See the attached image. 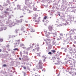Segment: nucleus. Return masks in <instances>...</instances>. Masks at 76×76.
I'll return each instance as SVG.
<instances>
[{
    "label": "nucleus",
    "instance_id": "nucleus-1",
    "mask_svg": "<svg viewBox=\"0 0 76 76\" xmlns=\"http://www.w3.org/2000/svg\"><path fill=\"white\" fill-rule=\"evenodd\" d=\"M42 64L43 63L42 62V61L40 60L38 63V65L36 66V67L37 69H42Z\"/></svg>",
    "mask_w": 76,
    "mask_h": 76
},
{
    "label": "nucleus",
    "instance_id": "nucleus-2",
    "mask_svg": "<svg viewBox=\"0 0 76 76\" xmlns=\"http://www.w3.org/2000/svg\"><path fill=\"white\" fill-rule=\"evenodd\" d=\"M32 1L29 0H26L25 1V4L26 6H27L28 7L30 6V5L32 4Z\"/></svg>",
    "mask_w": 76,
    "mask_h": 76
},
{
    "label": "nucleus",
    "instance_id": "nucleus-3",
    "mask_svg": "<svg viewBox=\"0 0 76 76\" xmlns=\"http://www.w3.org/2000/svg\"><path fill=\"white\" fill-rule=\"evenodd\" d=\"M61 9L63 11H64L66 9V6H64V5H62L61 6Z\"/></svg>",
    "mask_w": 76,
    "mask_h": 76
},
{
    "label": "nucleus",
    "instance_id": "nucleus-4",
    "mask_svg": "<svg viewBox=\"0 0 76 76\" xmlns=\"http://www.w3.org/2000/svg\"><path fill=\"white\" fill-rule=\"evenodd\" d=\"M66 23H67V24H69L70 22V19H67V20H66Z\"/></svg>",
    "mask_w": 76,
    "mask_h": 76
},
{
    "label": "nucleus",
    "instance_id": "nucleus-5",
    "mask_svg": "<svg viewBox=\"0 0 76 76\" xmlns=\"http://www.w3.org/2000/svg\"><path fill=\"white\" fill-rule=\"evenodd\" d=\"M48 28L49 31H52V30H53V27L51 26H49L48 27Z\"/></svg>",
    "mask_w": 76,
    "mask_h": 76
},
{
    "label": "nucleus",
    "instance_id": "nucleus-6",
    "mask_svg": "<svg viewBox=\"0 0 76 76\" xmlns=\"http://www.w3.org/2000/svg\"><path fill=\"white\" fill-rule=\"evenodd\" d=\"M4 13L5 14V15L6 17L7 16V15H6V14H7L8 15H9V13H10V12L6 11L4 12Z\"/></svg>",
    "mask_w": 76,
    "mask_h": 76
},
{
    "label": "nucleus",
    "instance_id": "nucleus-7",
    "mask_svg": "<svg viewBox=\"0 0 76 76\" xmlns=\"http://www.w3.org/2000/svg\"><path fill=\"white\" fill-rule=\"evenodd\" d=\"M17 7H18V9H19L20 10H22V9H21V6L19 5H17Z\"/></svg>",
    "mask_w": 76,
    "mask_h": 76
},
{
    "label": "nucleus",
    "instance_id": "nucleus-8",
    "mask_svg": "<svg viewBox=\"0 0 76 76\" xmlns=\"http://www.w3.org/2000/svg\"><path fill=\"white\" fill-rule=\"evenodd\" d=\"M74 31H76L75 30H71L69 32H72V34H75V32H74Z\"/></svg>",
    "mask_w": 76,
    "mask_h": 76
},
{
    "label": "nucleus",
    "instance_id": "nucleus-9",
    "mask_svg": "<svg viewBox=\"0 0 76 76\" xmlns=\"http://www.w3.org/2000/svg\"><path fill=\"white\" fill-rule=\"evenodd\" d=\"M22 22V19H21L20 20H17V22L18 23H21Z\"/></svg>",
    "mask_w": 76,
    "mask_h": 76
},
{
    "label": "nucleus",
    "instance_id": "nucleus-10",
    "mask_svg": "<svg viewBox=\"0 0 76 76\" xmlns=\"http://www.w3.org/2000/svg\"><path fill=\"white\" fill-rule=\"evenodd\" d=\"M53 39V45H54L56 44V41H55V39Z\"/></svg>",
    "mask_w": 76,
    "mask_h": 76
},
{
    "label": "nucleus",
    "instance_id": "nucleus-11",
    "mask_svg": "<svg viewBox=\"0 0 76 76\" xmlns=\"http://www.w3.org/2000/svg\"><path fill=\"white\" fill-rule=\"evenodd\" d=\"M61 19H62L63 20V21H64V20H66V19H65V18H64V16L61 17Z\"/></svg>",
    "mask_w": 76,
    "mask_h": 76
},
{
    "label": "nucleus",
    "instance_id": "nucleus-12",
    "mask_svg": "<svg viewBox=\"0 0 76 76\" xmlns=\"http://www.w3.org/2000/svg\"><path fill=\"white\" fill-rule=\"evenodd\" d=\"M36 54H36V55L37 56H40V54H41L40 53H36Z\"/></svg>",
    "mask_w": 76,
    "mask_h": 76
},
{
    "label": "nucleus",
    "instance_id": "nucleus-13",
    "mask_svg": "<svg viewBox=\"0 0 76 76\" xmlns=\"http://www.w3.org/2000/svg\"><path fill=\"white\" fill-rule=\"evenodd\" d=\"M6 2L9 4H11V3L10 2V1H9V0H7Z\"/></svg>",
    "mask_w": 76,
    "mask_h": 76
},
{
    "label": "nucleus",
    "instance_id": "nucleus-14",
    "mask_svg": "<svg viewBox=\"0 0 76 76\" xmlns=\"http://www.w3.org/2000/svg\"><path fill=\"white\" fill-rule=\"evenodd\" d=\"M27 12L28 13H30L31 12L30 10H27Z\"/></svg>",
    "mask_w": 76,
    "mask_h": 76
},
{
    "label": "nucleus",
    "instance_id": "nucleus-15",
    "mask_svg": "<svg viewBox=\"0 0 76 76\" xmlns=\"http://www.w3.org/2000/svg\"><path fill=\"white\" fill-rule=\"evenodd\" d=\"M9 37H10V38H12V37H16V36L13 35L12 37L11 36V35H9Z\"/></svg>",
    "mask_w": 76,
    "mask_h": 76
},
{
    "label": "nucleus",
    "instance_id": "nucleus-16",
    "mask_svg": "<svg viewBox=\"0 0 76 76\" xmlns=\"http://www.w3.org/2000/svg\"><path fill=\"white\" fill-rule=\"evenodd\" d=\"M15 26V23H11V26Z\"/></svg>",
    "mask_w": 76,
    "mask_h": 76
},
{
    "label": "nucleus",
    "instance_id": "nucleus-17",
    "mask_svg": "<svg viewBox=\"0 0 76 76\" xmlns=\"http://www.w3.org/2000/svg\"><path fill=\"white\" fill-rule=\"evenodd\" d=\"M69 63H70L69 64L70 65H73V64H72V61H69Z\"/></svg>",
    "mask_w": 76,
    "mask_h": 76
},
{
    "label": "nucleus",
    "instance_id": "nucleus-18",
    "mask_svg": "<svg viewBox=\"0 0 76 76\" xmlns=\"http://www.w3.org/2000/svg\"><path fill=\"white\" fill-rule=\"evenodd\" d=\"M46 43L47 44H48V43H50V41H48V40L46 41Z\"/></svg>",
    "mask_w": 76,
    "mask_h": 76
},
{
    "label": "nucleus",
    "instance_id": "nucleus-19",
    "mask_svg": "<svg viewBox=\"0 0 76 76\" xmlns=\"http://www.w3.org/2000/svg\"><path fill=\"white\" fill-rule=\"evenodd\" d=\"M20 39H19V40H16V41L17 42H18V43H19V42H20Z\"/></svg>",
    "mask_w": 76,
    "mask_h": 76
},
{
    "label": "nucleus",
    "instance_id": "nucleus-20",
    "mask_svg": "<svg viewBox=\"0 0 76 76\" xmlns=\"http://www.w3.org/2000/svg\"><path fill=\"white\" fill-rule=\"evenodd\" d=\"M18 29H16L15 30V33H18Z\"/></svg>",
    "mask_w": 76,
    "mask_h": 76
},
{
    "label": "nucleus",
    "instance_id": "nucleus-21",
    "mask_svg": "<svg viewBox=\"0 0 76 76\" xmlns=\"http://www.w3.org/2000/svg\"><path fill=\"white\" fill-rule=\"evenodd\" d=\"M53 35H55V36H53V37H56V36H57V33H53Z\"/></svg>",
    "mask_w": 76,
    "mask_h": 76
},
{
    "label": "nucleus",
    "instance_id": "nucleus-22",
    "mask_svg": "<svg viewBox=\"0 0 76 76\" xmlns=\"http://www.w3.org/2000/svg\"><path fill=\"white\" fill-rule=\"evenodd\" d=\"M51 51L53 53H56V50H52Z\"/></svg>",
    "mask_w": 76,
    "mask_h": 76
},
{
    "label": "nucleus",
    "instance_id": "nucleus-23",
    "mask_svg": "<svg viewBox=\"0 0 76 76\" xmlns=\"http://www.w3.org/2000/svg\"><path fill=\"white\" fill-rule=\"evenodd\" d=\"M24 8L25 9V10H27L26 8H27V7H26L25 6H24Z\"/></svg>",
    "mask_w": 76,
    "mask_h": 76
},
{
    "label": "nucleus",
    "instance_id": "nucleus-24",
    "mask_svg": "<svg viewBox=\"0 0 76 76\" xmlns=\"http://www.w3.org/2000/svg\"><path fill=\"white\" fill-rule=\"evenodd\" d=\"M38 20H39V21H37V20H35V22H39V21L40 20L39 19V18H38Z\"/></svg>",
    "mask_w": 76,
    "mask_h": 76
},
{
    "label": "nucleus",
    "instance_id": "nucleus-25",
    "mask_svg": "<svg viewBox=\"0 0 76 76\" xmlns=\"http://www.w3.org/2000/svg\"><path fill=\"white\" fill-rule=\"evenodd\" d=\"M8 18V19H10V18H11V16H10V15H9Z\"/></svg>",
    "mask_w": 76,
    "mask_h": 76
},
{
    "label": "nucleus",
    "instance_id": "nucleus-26",
    "mask_svg": "<svg viewBox=\"0 0 76 76\" xmlns=\"http://www.w3.org/2000/svg\"><path fill=\"white\" fill-rule=\"evenodd\" d=\"M33 10H35V11L36 10H37V8L34 7L33 8Z\"/></svg>",
    "mask_w": 76,
    "mask_h": 76
},
{
    "label": "nucleus",
    "instance_id": "nucleus-27",
    "mask_svg": "<svg viewBox=\"0 0 76 76\" xmlns=\"http://www.w3.org/2000/svg\"><path fill=\"white\" fill-rule=\"evenodd\" d=\"M48 54H52V53L51 52H50L48 53Z\"/></svg>",
    "mask_w": 76,
    "mask_h": 76
},
{
    "label": "nucleus",
    "instance_id": "nucleus-28",
    "mask_svg": "<svg viewBox=\"0 0 76 76\" xmlns=\"http://www.w3.org/2000/svg\"><path fill=\"white\" fill-rule=\"evenodd\" d=\"M1 30H0V31H3V28L1 27Z\"/></svg>",
    "mask_w": 76,
    "mask_h": 76
},
{
    "label": "nucleus",
    "instance_id": "nucleus-29",
    "mask_svg": "<svg viewBox=\"0 0 76 76\" xmlns=\"http://www.w3.org/2000/svg\"><path fill=\"white\" fill-rule=\"evenodd\" d=\"M46 37H47V38H50V37H48V35L46 34Z\"/></svg>",
    "mask_w": 76,
    "mask_h": 76
},
{
    "label": "nucleus",
    "instance_id": "nucleus-30",
    "mask_svg": "<svg viewBox=\"0 0 76 76\" xmlns=\"http://www.w3.org/2000/svg\"><path fill=\"white\" fill-rule=\"evenodd\" d=\"M0 41H1V42H3V40L2 39H1Z\"/></svg>",
    "mask_w": 76,
    "mask_h": 76
},
{
    "label": "nucleus",
    "instance_id": "nucleus-31",
    "mask_svg": "<svg viewBox=\"0 0 76 76\" xmlns=\"http://www.w3.org/2000/svg\"><path fill=\"white\" fill-rule=\"evenodd\" d=\"M47 19V16H45L44 18V19Z\"/></svg>",
    "mask_w": 76,
    "mask_h": 76
},
{
    "label": "nucleus",
    "instance_id": "nucleus-32",
    "mask_svg": "<svg viewBox=\"0 0 76 76\" xmlns=\"http://www.w3.org/2000/svg\"><path fill=\"white\" fill-rule=\"evenodd\" d=\"M58 61V63H60V62L61 61H60V60H59Z\"/></svg>",
    "mask_w": 76,
    "mask_h": 76
},
{
    "label": "nucleus",
    "instance_id": "nucleus-33",
    "mask_svg": "<svg viewBox=\"0 0 76 76\" xmlns=\"http://www.w3.org/2000/svg\"><path fill=\"white\" fill-rule=\"evenodd\" d=\"M36 50H39V48L38 47V48H36Z\"/></svg>",
    "mask_w": 76,
    "mask_h": 76
},
{
    "label": "nucleus",
    "instance_id": "nucleus-34",
    "mask_svg": "<svg viewBox=\"0 0 76 76\" xmlns=\"http://www.w3.org/2000/svg\"><path fill=\"white\" fill-rule=\"evenodd\" d=\"M18 50V49L17 48H15L14 49H13V50Z\"/></svg>",
    "mask_w": 76,
    "mask_h": 76
},
{
    "label": "nucleus",
    "instance_id": "nucleus-35",
    "mask_svg": "<svg viewBox=\"0 0 76 76\" xmlns=\"http://www.w3.org/2000/svg\"><path fill=\"white\" fill-rule=\"evenodd\" d=\"M24 27H23V28H22L21 29V31H23V28H24Z\"/></svg>",
    "mask_w": 76,
    "mask_h": 76
},
{
    "label": "nucleus",
    "instance_id": "nucleus-36",
    "mask_svg": "<svg viewBox=\"0 0 76 76\" xmlns=\"http://www.w3.org/2000/svg\"><path fill=\"white\" fill-rule=\"evenodd\" d=\"M7 66V65H6V64H4V65H3V66L4 67H6V66Z\"/></svg>",
    "mask_w": 76,
    "mask_h": 76
},
{
    "label": "nucleus",
    "instance_id": "nucleus-37",
    "mask_svg": "<svg viewBox=\"0 0 76 76\" xmlns=\"http://www.w3.org/2000/svg\"><path fill=\"white\" fill-rule=\"evenodd\" d=\"M28 53L27 52H25L24 53V54H28Z\"/></svg>",
    "mask_w": 76,
    "mask_h": 76
},
{
    "label": "nucleus",
    "instance_id": "nucleus-38",
    "mask_svg": "<svg viewBox=\"0 0 76 76\" xmlns=\"http://www.w3.org/2000/svg\"><path fill=\"white\" fill-rule=\"evenodd\" d=\"M33 19H34V20H35V19H36L37 18H36V17H34L33 18Z\"/></svg>",
    "mask_w": 76,
    "mask_h": 76
},
{
    "label": "nucleus",
    "instance_id": "nucleus-39",
    "mask_svg": "<svg viewBox=\"0 0 76 76\" xmlns=\"http://www.w3.org/2000/svg\"><path fill=\"white\" fill-rule=\"evenodd\" d=\"M48 1H49V2H51V0H47Z\"/></svg>",
    "mask_w": 76,
    "mask_h": 76
},
{
    "label": "nucleus",
    "instance_id": "nucleus-40",
    "mask_svg": "<svg viewBox=\"0 0 76 76\" xmlns=\"http://www.w3.org/2000/svg\"><path fill=\"white\" fill-rule=\"evenodd\" d=\"M44 32L45 34H48V33H47V32L46 31H44Z\"/></svg>",
    "mask_w": 76,
    "mask_h": 76
},
{
    "label": "nucleus",
    "instance_id": "nucleus-41",
    "mask_svg": "<svg viewBox=\"0 0 76 76\" xmlns=\"http://www.w3.org/2000/svg\"><path fill=\"white\" fill-rule=\"evenodd\" d=\"M6 10L7 11H9V8H7Z\"/></svg>",
    "mask_w": 76,
    "mask_h": 76
},
{
    "label": "nucleus",
    "instance_id": "nucleus-42",
    "mask_svg": "<svg viewBox=\"0 0 76 76\" xmlns=\"http://www.w3.org/2000/svg\"><path fill=\"white\" fill-rule=\"evenodd\" d=\"M46 51L47 53H48V52H49V49H48L46 50Z\"/></svg>",
    "mask_w": 76,
    "mask_h": 76
},
{
    "label": "nucleus",
    "instance_id": "nucleus-43",
    "mask_svg": "<svg viewBox=\"0 0 76 76\" xmlns=\"http://www.w3.org/2000/svg\"><path fill=\"white\" fill-rule=\"evenodd\" d=\"M23 15L21 16L20 17V18H23Z\"/></svg>",
    "mask_w": 76,
    "mask_h": 76
},
{
    "label": "nucleus",
    "instance_id": "nucleus-44",
    "mask_svg": "<svg viewBox=\"0 0 76 76\" xmlns=\"http://www.w3.org/2000/svg\"><path fill=\"white\" fill-rule=\"evenodd\" d=\"M23 67L24 69H25V70L26 69V68L25 66H24Z\"/></svg>",
    "mask_w": 76,
    "mask_h": 76
},
{
    "label": "nucleus",
    "instance_id": "nucleus-45",
    "mask_svg": "<svg viewBox=\"0 0 76 76\" xmlns=\"http://www.w3.org/2000/svg\"><path fill=\"white\" fill-rule=\"evenodd\" d=\"M6 29H7V28H4V30L5 31V30H6Z\"/></svg>",
    "mask_w": 76,
    "mask_h": 76
},
{
    "label": "nucleus",
    "instance_id": "nucleus-46",
    "mask_svg": "<svg viewBox=\"0 0 76 76\" xmlns=\"http://www.w3.org/2000/svg\"><path fill=\"white\" fill-rule=\"evenodd\" d=\"M7 5H8V4H5V6H7Z\"/></svg>",
    "mask_w": 76,
    "mask_h": 76
},
{
    "label": "nucleus",
    "instance_id": "nucleus-47",
    "mask_svg": "<svg viewBox=\"0 0 76 76\" xmlns=\"http://www.w3.org/2000/svg\"><path fill=\"white\" fill-rule=\"evenodd\" d=\"M67 51V49H65L64 50V51H65V52H66V51Z\"/></svg>",
    "mask_w": 76,
    "mask_h": 76
},
{
    "label": "nucleus",
    "instance_id": "nucleus-48",
    "mask_svg": "<svg viewBox=\"0 0 76 76\" xmlns=\"http://www.w3.org/2000/svg\"><path fill=\"white\" fill-rule=\"evenodd\" d=\"M33 52H35V49H33Z\"/></svg>",
    "mask_w": 76,
    "mask_h": 76
},
{
    "label": "nucleus",
    "instance_id": "nucleus-49",
    "mask_svg": "<svg viewBox=\"0 0 76 76\" xmlns=\"http://www.w3.org/2000/svg\"><path fill=\"white\" fill-rule=\"evenodd\" d=\"M2 51V50L1 49H0V52H1Z\"/></svg>",
    "mask_w": 76,
    "mask_h": 76
},
{
    "label": "nucleus",
    "instance_id": "nucleus-50",
    "mask_svg": "<svg viewBox=\"0 0 76 76\" xmlns=\"http://www.w3.org/2000/svg\"><path fill=\"white\" fill-rule=\"evenodd\" d=\"M64 25H65V26H66V25H67V24L66 23H65L64 24Z\"/></svg>",
    "mask_w": 76,
    "mask_h": 76
},
{
    "label": "nucleus",
    "instance_id": "nucleus-51",
    "mask_svg": "<svg viewBox=\"0 0 76 76\" xmlns=\"http://www.w3.org/2000/svg\"><path fill=\"white\" fill-rule=\"evenodd\" d=\"M69 53L71 54H72V52H69Z\"/></svg>",
    "mask_w": 76,
    "mask_h": 76
},
{
    "label": "nucleus",
    "instance_id": "nucleus-52",
    "mask_svg": "<svg viewBox=\"0 0 76 76\" xmlns=\"http://www.w3.org/2000/svg\"><path fill=\"white\" fill-rule=\"evenodd\" d=\"M60 35H61V36H63V34H60Z\"/></svg>",
    "mask_w": 76,
    "mask_h": 76
},
{
    "label": "nucleus",
    "instance_id": "nucleus-53",
    "mask_svg": "<svg viewBox=\"0 0 76 76\" xmlns=\"http://www.w3.org/2000/svg\"><path fill=\"white\" fill-rule=\"evenodd\" d=\"M21 46H24V44H21Z\"/></svg>",
    "mask_w": 76,
    "mask_h": 76
},
{
    "label": "nucleus",
    "instance_id": "nucleus-54",
    "mask_svg": "<svg viewBox=\"0 0 76 76\" xmlns=\"http://www.w3.org/2000/svg\"><path fill=\"white\" fill-rule=\"evenodd\" d=\"M20 54L21 55H22V52H20Z\"/></svg>",
    "mask_w": 76,
    "mask_h": 76
},
{
    "label": "nucleus",
    "instance_id": "nucleus-55",
    "mask_svg": "<svg viewBox=\"0 0 76 76\" xmlns=\"http://www.w3.org/2000/svg\"><path fill=\"white\" fill-rule=\"evenodd\" d=\"M19 59H20V60H22V59H21L20 58H19Z\"/></svg>",
    "mask_w": 76,
    "mask_h": 76
},
{
    "label": "nucleus",
    "instance_id": "nucleus-56",
    "mask_svg": "<svg viewBox=\"0 0 76 76\" xmlns=\"http://www.w3.org/2000/svg\"><path fill=\"white\" fill-rule=\"evenodd\" d=\"M33 71H35V69H33Z\"/></svg>",
    "mask_w": 76,
    "mask_h": 76
},
{
    "label": "nucleus",
    "instance_id": "nucleus-57",
    "mask_svg": "<svg viewBox=\"0 0 76 76\" xmlns=\"http://www.w3.org/2000/svg\"><path fill=\"white\" fill-rule=\"evenodd\" d=\"M61 50H63V49H64V48H61Z\"/></svg>",
    "mask_w": 76,
    "mask_h": 76
},
{
    "label": "nucleus",
    "instance_id": "nucleus-58",
    "mask_svg": "<svg viewBox=\"0 0 76 76\" xmlns=\"http://www.w3.org/2000/svg\"><path fill=\"white\" fill-rule=\"evenodd\" d=\"M39 50H37V51H39Z\"/></svg>",
    "mask_w": 76,
    "mask_h": 76
},
{
    "label": "nucleus",
    "instance_id": "nucleus-59",
    "mask_svg": "<svg viewBox=\"0 0 76 76\" xmlns=\"http://www.w3.org/2000/svg\"><path fill=\"white\" fill-rule=\"evenodd\" d=\"M48 33L49 34V35H50V33L49 32H48Z\"/></svg>",
    "mask_w": 76,
    "mask_h": 76
},
{
    "label": "nucleus",
    "instance_id": "nucleus-60",
    "mask_svg": "<svg viewBox=\"0 0 76 76\" xmlns=\"http://www.w3.org/2000/svg\"><path fill=\"white\" fill-rule=\"evenodd\" d=\"M31 38H32V36H30Z\"/></svg>",
    "mask_w": 76,
    "mask_h": 76
},
{
    "label": "nucleus",
    "instance_id": "nucleus-61",
    "mask_svg": "<svg viewBox=\"0 0 76 76\" xmlns=\"http://www.w3.org/2000/svg\"><path fill=\"white\" fill-rule=\"evenodd\" d=\"M37 46H39V45H38V44H37Z\"/></svg>",
    "mask_w": 76,
    "mask_h": 76
},
{
    "label": "nucleus",
    "instance_id": "nucleus-62",
    "mask_svg": "<svg viewBox=\"0 0 76 76\" xmlns=\"http://www.w3.org/2000/svg\"><path fill=\"white\" fill-rule=\"evenodd\" d=\"M25 57H28V56H25Z\"/></svg>",
    "mask_w": 76,
    "mask_h": 76
},
{
    "label": "nucleus",
    "instance_id": "nucleus-63",
    "mask_svg": "<svg viewBox=\"0 0 76 76\" xmlns=\"http://www.w3.org/2000/svg\"><path fill=\"white\" fill-rule=\"evenodd\" d=\"M1 10H3V9H1Z\"/></svg>",
    "mask_w": 76,
    "mask_h": 76
},
{
    "label": "nucleus",
    "instance_id": "nucleus-64",
    "mask_svg": "<svg viewBox=\"0 0 76 76\" xmlns=\"http://www.w3.org/2000/svg\"><path fill=\"white\" fill-rule=\"evenodd\" d=\"M35 76H39V75L38 76V75H35Z\"/></svg>",
    "mask_w": 76,
    "mask_h": 76
}]
</instances>
